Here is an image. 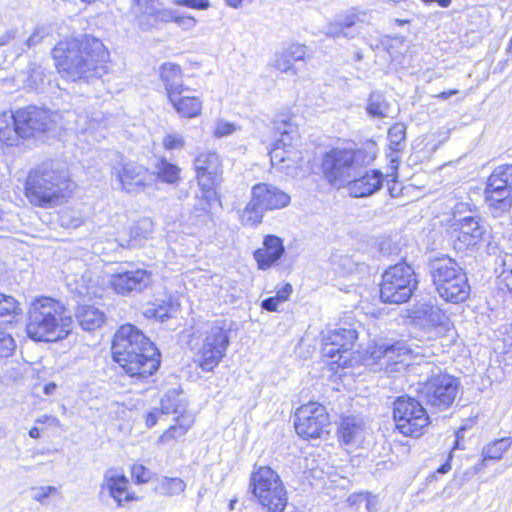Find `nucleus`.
<instances>
[{"label": "nucleus", "mask_w": 512, "mask_h": 512, "mask_svg": "<svg viewBox=\"0 0 512 512\" xmlns=\"http://www.w3.org/2000/svg\"><path fill=\"white\" fill-rule=\"evenodd\" d=\"M51 54L59 74L71 82H89L108 72V51L100 39L88 34L58 42Z\"/></svg>", "instance_id": "f257e3e1"}, {"label": "nucleus", "mask_w": 512, "mask_h": 512, "mask_svg": "<svg viewBox=\"0 0 512 512\" xmlns=\"http://www.w3.org/2000/svg\"><path fill=\"white\" fill-rule=\"evenodd\" d=\"M111 352L113 360L132 379L145 381L161 365V352L135 325H122L115 333Z\"/></svg>", "instance_id": "f03ea898"}, {"label": "nucleus", "mask_w": 512, "mask_h": 512, "mask_svg": "<svg viewBox=\"0 0 512 512\" xmlns=\"http://www.w3.org/2000/svg\"><path fill=\"white\" fill-rule=\"evenodd\" d=\"M73 319L66 315V307L58 300L42 296L28 309L26 333L36 342H57L69 336Z\"/></svg>", "instance_id": "7ed1b4c3"}, {"label": "nucleus", "mask_w": 512, "mask_h": 512, "mask_svg": "<svg viewBox=\"0 0 512 512\" xmlns=\"http://www.w3.org/2000/svg\"><path fill=\"white\" fill-rule=\"evenodd\" d=\"M70 176L66 165L59 160H48L31 169L25 194L31 204L47 207L70 193Z\"/></svg>", "instance_id": "20e7f679"}, {"label": "nucleus", "mask_w": 512, "mask_h": 512, "mask_svg": "<svg viewBox=\"0 0 512 512\" xmlns=\"http://www.w3.org/2000/svg\"><path fill=\"white\" fill-rule=\"evenodd\" d=\"M426 271L436 293L443 301L460 304L470 297L471 286L467 271L454 258L448 255L430 258Z\"/></svg>", "instance_id": "39448f33"}, {"label": "nucleus", "mask_w": 512, "mask_h": 512, "mask_svg": "<svg viewBox=\"0 0 512 512\" xmlns=\"http://www.w3.org/2000/svg\"><path fill=\"white\" fill-rule=\"evenodd\" d=\"M427 377L418 383V396L426 405L443 411L450 408L460 391L459 378L441 370L440 367L426 363L422 366Z\"/></svg>", "instance_id": "423d86ee"}, {"label": "nucleus", "mask_w": 512, "mask_h": 512, "mask_svg": "<svg viewBox=\"0 0 512 512\" xmlns=\"http://www.w3.org/2000/svg\"><path fill=\"white\" fill-rule=\"evenodd\" d=\"M401 261L390 265L381 275L379 299L384 304L400 305L411 300L419 286L413 266L400 256Z\"/></svg>", "instance_id": "0eeeda50"}, {"label": "nucleus", "mask_w": 512, "mask_h": 512, "mask_svg": "<svg viewBox=\"0 0 512 512\" xmlns=\"http://www.w3.org/2000/svg\"><path fill=\"white\" fill-rule=\"evenodd\" d=\"M248 492L266 512H282L287 505V491L283 481L270 466L254 465Z\"/></svg>", "instance_id": "6e6552de"}, {"label": "nucleus", "mask_w": 512, "mask_h": 512, "mask_svg": "<svg viewBox=\"0 0 512 512\" xmlns=\"http://www.w3.org/2000/svg\"><path fill=\"white\" fill-rule=\"evenodd\" d=\"M232 326L233 322L226 319H218L207 325L195 354V363L203 372H213L226 356Z\"/></svg>", "instance_id": "1a4fd4ad"}, {"label": "nucleus", "mask_w": 512, "mask_h": 512, "mask_svg": "<svg viewBox=\"0 0 512 512\" xmlns=\"http://www.w3.org/2000/svg\"><path fill=\"white\" fill-rule=\"evenodd\" d=\"M291 197L280 188L270 183H258L251 189V200L240 215L245 226H257L262 223L266 211L287 207Z\"/></svg>", "instance_id": "9d476101"}, {"label": "nucleus", "mask_w": 512, "mask_h": 512, "mask_svg": "<svg viewBox=\"0 0 512 512\" xmlns=\"http://www.w3.org/2000/svg\"><path fill=\"white\" fill-rule=\"evenodd\" d=\"M392 417L396 429L406 437L418 438L422 436L431 423L422 400L409 395L398 396L394 399Z\"/></svg>", "instance_id": "9b49d317"}, {"label": "nucleus", "mask_w": 512, "mask_h": 512, "mask_svg": "<svg viewBox=\"0 0 512 512\" xmlns=\"http://www.w3.org/2000/svg\"><path fill=\"white\" fill-rule=\"evenodd\" d=\"M484 200L494 217L510 213L512 209V164L499 165L487 178Z\"/></svg>", "instance_id": "f8f14e48"}, {"label": "nucleus", "mask_w": 512, "mask_h": 512, "mask_svg": "<svg viewBox=\"0 0 512 512\" xmlns=\"http://www.w3.org/2000/svg\"><path fill=\"white\" fill-rule=\"evenodd\" d=\"M52 115L48 109L35 105L20 108L13 113L17 127L24 138L40 141H45V137L50 134L54 136L56 122L52 119Z\"/></svg>", "instance_id": "ddd939ff"}, {"label": "nucleus", "mask_w": 512, "mask_h": 512, "mask_svg": "<svg viewBox=\"0 0 512 512\" xmlns=\"http://www.w3.org/2000/svg\"><path fill=\"white\" fill-rule=\"evenodd\" d=\"M411 353V347L404 340L383 339L370 347V359L388 375L404 372L409 364L403 357Z\"/></svg>", "instance_id": "4468645a"}, {"label": "nucleus", "mask_w": 512, "mask_h": 512, "mask_svg": "<svg viewBox=\"0 0 512 512\" xmlns=\"http://www.w3.org/2000/svg\"><path fill=\"white\" fill-rule=\"evenodd\" d=\"M330 417L324 405L309 402L299 407L294 414L296 433L303 439L320 438L329 433Z\"/></svg>", "instance_id": "2eb2a0df"}, {"label": "nucleus", "mask_w": 512, "mask_h": 512, "mask_svg": "<svg viewBox=\"0 0 512 512\" xmlns=\"http://www.w3.org/2000/svg\"><path fill=\"white\" fill-rule=\"evenodd\" d=\"M111 175L127 193H138L146 186L148 169L120 153L111 159Z\"/></svg>", "instance_id": "dca6fc26"}, {"label": "nucleus", "mask_w": 512, "mask_h": 512, "mask_svg": "<svg viewBox=\"0 0 512 512\" xmlns=\"http://www.w3.org/2000/svg\"><path fill=\"white\" fill-rule=\"evenodd\" d=\"M109 284L119 295L136 296L152 287L153 276L144 268L119 270L110 276Z\"/></svg>", "instance_id": "f3484780"}, {"label": "nucleus", "mask_w": 512, "mask_h": 512, "mask_svg": "<svg viewBox=\"0 0 512 512\" xmlns=\"http://www.w3.org/2000/svg\"><path fill=\"white\" fill-rule=\"evenodd\" d=\"M194 168L200 192L218 193L217 187L222 182V165L219 156L213 152L202 153L195 158Z\"/></svg>", "instance_id": "a211bd4d"}, {"label": "nucleus", "mask_w": 512, "mask_h": 512, "mask_svg": "<svg viewBox=\"0 0 512 512\" xmlns=\"http://www.w3.org/2000/svg\"><path fill=\"white\" fill-rule=\"evenodd\" d=\"M215 205L221 207L218 193L208 191L206 193L199 192L195 195V203L187 218L191 233H199L213 223L212 209Z\"/></svg>", "instance_id": "6ab92c4d"}, {"label": "nucleus", "mask_w": 512, "mask_h": 512, "mask_svg": "<svg viewBox=\"0 0 512 512\" xmlns=\"http://www.w3.org/2000/svg\"><path fill=\"white\" fill-rule=\"evenodd\" d=\"M457 232L454 247L458 250L473 248L485 240L487 226L478 216H465L456 219L454 224Z\"/></svg>", "instance_id": "aec40b11"}, {"label": "nucleus", "mask_w": 512, "mask_h": 512, "mask_svg": "<svg viewBox=\"0 0 512 512\" xmlns=\"http://www.w3.org/2000/svg\"><path fill=\"white\" fill-rule=\"evenodd\" d=\"M411 323L423 331L444 328L448 318L445 312L431 301L418 302L409 312Z\"/></svg>", "instance_id": "412c9836"}, {"label": "nucleus", "mask_w": 512, "mask_h": 512, "mask_svg": "<svg viewBox=\"0 0 512 512\" xmlns=\"http://www.w3.org/2000/svg\"><path fill=\"white\" fill-rule=\"evenodd\" d=\"M132 9L139 27L144 31L156 28L161 23H168L172 18L170 9L160 8L156 0H132Z\"/></svg>", "instance_id": "4be33fe9"}, {"label": "nucleus", "mask_w": 512, "mask_h": 512, "mask_svg": "<svg viewBox=\"0 0 512 512\" xmlns=\"http://www.w3.org/2000/svg\"><path fill=\"white\" fill-rule=\"evenodd\" d=\"M348 157L350 154H347V149L341 148H333L324 154L322 171L328 183L334 185L343 182L350 175L353 167Z\"/></svg>", "instance_id": "5701e85b"}, {"label": "nucleus", "mask_w": 512, "mask_h": 512, "mask_svg": "<svg viewBox=\"0 0 512 512\" xmlns=\"http://www.w3.org/2000/svg\"><path fill=\"white\" fill-rule=\"evenodd\" d=\"M285 253L283 239L275 234H267L263 237L262 247L253 252V257L258 269L266 271L278 266Z\"/></svg>", "instance_id": "b1692460"}, {"label": "nucleus", "mask_w": 512, "mask_h": 512, "mask_svg": "<svg viewBox=\"0 0 512 512\" xmlns=\"http://www.w3.org/2000/svg\"><path fill=\"white\" fill-rule=\"evenodd\" d=\"M385 180L386 176L380 170H367L348 181L347 190L353 198L370 197L383 188Z\"/></svg>", "instance_id": "393cba45"}, {"label": "nucleus", "mask_w": 512, "mask_h": 512, "mask_svg": "<svg viewBox=\"0 0 512 512\" xmlns=\"http://www.w3.org/2000/svg\"><path fill=\"white\" fill-rule=\"evenodd\" d=\"M129 481L127 477L116 472L114 469H108L103 477L101 490L107 489L118 507H123L124 503L132 502L137 499L133 492L128 491Z\"/></svg>", "instance_id": "a878e982"}, {"label": "nucleus", "mask_w": 512, "mask_h": 512, "mask_svg": "<svg viewBox=\"0 0 512 512\" xmlns=\"http://www.w3.org/2000/svg\"><path fill=\"white\" fill-rule=\"evenodd\" d=\"M152 233L153 222L150 218H142L135 222L127 232L120 234L117 241L122 248L136 249L142 247Z\"/></svg>", "instance_id": "bb28decb"}, {"label": "nucleus", "mask_w": 512, "mask_h": 512, "mask_svg": "<svg viewBox=\"0 0 512 512\" xmlns=\"http://www.w3.org/2000/svg\"><path fill=\"white\" fill-rule=\"evenodd\" d=\"M74 317L81 329L87 332L101 328L106 321L104 311L94 304H78L75 308Z\"/></svg>", "instance_id": "cd10ccee"}, {"label": "nucleus", "mask_w": 512, "mask_h": 512, "mask_svg": "<svg viewBox=\"0 0 512 512\" xmlns=\"http://www.w3.org/2000/svg\"><path fill=\"white\" fill-rule=\"evenodd\" d=\"M306 54V45L293 43L277 57L275 67L282 73L296 75L299 68L294 64L298 62L304 64Z\"/></svg>", "instance_id": "c85d7f7f"}, {"label": "nucleus", "mask_w": 512, "mask_h": 512, "mask_svg": "<svg viewBox=\"0 0 512 512\" xmlns=\"http://www.w3.org/2000/svg\"><path fill=\"white\" fill-rule=\"evenodd\" d=\"M160 79L165 85L168 98L170 94H182L188 90L182 83V71L179 65L174 63H163L160 67Z\"/></svg>", "instance_id": "c756f323"}, {"label": "nucleus", "mask_w": 512, "mask_h": 512, "mask_svg": "<svg viewBox=\"0 0 512 512\" xmlns=\"http://www.w3.org/2000/svg\"><path fill=\"white\" fill-rule=\"evenodd\" d=\"M168 99L181 117L194 118L201 113L202 101L196 96H182V94L172 93Z\"/></svg>", "instance_id": "7c9ffc66"}, {"label": "nucleus", "mask_w": 512, "mask_h": 512, "mask_svg": "<svg viewBox=\"0 0 512 512\" xmlns=\"http://www.w3.org/2000/svg\"><path fill=\"white\" fill-rule=\"evenodd\" d=\"M179 306L178 300L169 295L163 299H155V301L145 309L144 315L147 318L164 322L172 316V312L177 311Z\"/></svg>", "instance_id": "2f4dec72"}, {"label": "nucleus", "mask_w": 512, "mask_h": 512, "mask_svg": "<svg viewBox=\"0 0 512 512\" xmlns=\"http://www.w3.org/2000/svg\"><path fill=\"white\" fill-rule=\"evenodd\" d=\"M511 444V437H503L500 439H496L487 444L483 448L481 461L474 466L475 471H480L483 467L487 465L488 461L500 460L503 454L511 447Z\"/></svg>", "instance_id": "473e14b6"}, {"label": "nucleus", "mask_w": 512, "mask_h": 512, "mask_svg": "<svg viewBox=\"0 0 512 512\" xmlns=\"http://www.w3.org/2000/svg\"><path fill=\"white\" fill-rule=\"evenodd\" d=\"M363 423L356 416H342L337 428L339 440L350 445L361 435Z\"/></svg>", "instance_id": "72a5a7b5"}, {"label": "nucleus", "mask_w": 512, "mask_h": 512, "mask_svg": "<svg viewBox=\"0 0 512 512\" xmlns=\"http://www.w3.org/2000/svg\"><path fill=\"white\" fill-rule=\"evenodd\" d=\"M20 139H25L22 132L17 127V121L13 114L8 116L6 113L0 115V142L6 146H18Z\"/></svg>", "instance_id": "f704fd0d"}, {"label": "nucleus", "mask_w": 512, "mask_h": 512, "mask_svg": "<svg viewBox=\"0 0 512 512\" xmlns=\"http://www.w3.org/2000/svg\"><path fill=\"white\" fill-rule=\"evenodd\" d=\"M275 135H274V149L273 152L278 156L277 151L283 150L292 145V133L294 132L293 124L291 119L288 117H282L280 120L275 121Z\"/></svg>", "instance_id": "c9c22d12"}, {"label": "nucleus", "mask_w": 512, "mask_h": 512, "mask_svg": "<svg viewBox=\"0 0 512 512\" xmlns=\"http://www.w3.org/2000/svg\"><path fill=\"white\" fill-rule=\"evenodd\" d=\"M325 338L332 342V345L341 347L342 353H349L358 338V332L353 328H337L330 331Z\"/></svg>", "instance_id": "e433bc0d"}, {"label": "nucleus", "mask_w": 512, "mask_h": 512, "mask_svg": "<svg viewBox=\"0 0 512 512\" xmlns=\"http://www.w3.org/2000/svg\"><path fill=\"white\" fill-rule=\"evenodd\" d=\"M390 104L384 94L380 91H372L369 94L366 105V113L374 119L385 118L388 114Z\"/></svg>", "instance_id": "4c0bfd02"}, {"label": "nucleus", "mask_w": 512, "mask_h": 512, "mask_svg": "<svg viewBox=\"0 0 512 512\" xmlns=\"http://www.w3.org/2000/svg\"><path fill=\"white\" fill-rule=\"evenodd\" d=\"M373 143H367L365 146L357 149H347V154H350L349 161L354 168L369 165L376 157Z\"/></svg>", "instance_id": "58836bf2"}, {"label": "nucleus", "mask_w": 512, "mask_h": 512, "mask_svg": "<svg viewBox=\"0 0 512 512\" xmlns=\"http://www.w3.org/2000/svg\"><path fill=\"white\" fill-rule=\"evenodd\" d=\"M185 489L186 483L179 477L163 476L155 486V491L164 496L180 495Z\"/></svg>", "instance_id": "ea45409f"}, {"label": "nucleus", "mask_w": 512, "mask_h": 512, "mask_svg": "<svg viewBox=\"0 0 512 512\" xmlns=\"http://www.w3.org/2000/svg\"><path fill=\"white\" fill-rule=\"evenodd\" d=\"M495 270H499L498 278L512 292V254H499L495 260Z\"/></svg>", "instance_id": "a19ab883"}, {"label": "nucleus", "mask_w": 512, "mask_h": 512, "mask_svg": "<svg viewBox=\"0 0 512 512\" xmlns=\"http://www.w3.org/2000/svg\"><path fill=\"white\" fill-rule=\"evenodd\" d=\"M322 356L330 360L332 364H338L339 366H346L351 361V352L342 353V348L332 345V342L323 339Z\"/></svg>", "instance_id": "79ce46f5"}, {"label": "nucleus", "mask_w": 512, "mask_h": 512, "mask_svg": "<svg viewBox=\"0 0 512 512\" xmlns=\"http://www.w3.org/2000/svg\"><path fill=\"white\" fill-rule=\"evenodd\" d=\"M155 171L158 178L163 182L174 184L179 180V167L164 157L158 159L155 164Z\"/></svg>", "instance_id": "37998d69"}, {"label": "nucleus", "mask_w": 512, "mask_h": 512, "mask_svg": "<svg viewBox=\"0 0 512 512\" xmlns=\"http://www.w3.org/2000/svg\"><path fill=\"white\" fill-rule=\"evenodd\" d=\"M180 393L176 389L168 390L161 399L162 413H182L185 411V404L180 399Z\"/></svg>", "instance_id": "c03bdc74"}, {"label": "nucleus", "mask_w": 512, "mask_h": 512, "mask_svg": "<svg viewBox=\"0 0 512 512\" xmlns=\"http://www.w3.org/2000/svg\"><path fill=\"white\" fill-rule=\"evenodd\" d=\"M407 127L402 122L394 123L388 129L389 148L393 152H400L404 148Z\"/></svg>", "instance_id": "a18cd8bd"}, {"label": "nucleus", "mask_w": 512, "mask_h": 512, "mask_svg": "<svg viewBox=\"0 0 512 512\" xmlns=\"http://www.w3.org/2000/svg\"><path fill=\"white\" fill-rule=\"evenodd\" d=\"M49 72L38 64H31L29 66L28 83L29 86L36 90H40L44 84L49 83Z\"/></svg>", "instance_id": "49530a36"}, {"label": "nucleus", "mask_w": 512, "mask_h": 512, "mask_svg": "<svg viewBox=\"0 0 512 512\" xmlns=\"http://www.w3.org/2000/svg\"><path fill=\"white\" fill-rule=\"evenodd\" d=\"M177 425L170 426L159 438L161 442L177 439L186 434L190 427V421H186L185 417L177 418Z\"/></svg>", "instance_id": "de8ad7c7"}, {"label": "nucleus", "mask_w": 512, "mask_h": 512, "mask_svg": "<svg viewBox=\"0 0 512 512\" xmlns=\"http://www.w3.org/2000/svg\"><path fill=\"white\" fill-rule=\"evenodd\" d=\"M75 284V291L79 296H90L93 293L90 290L96 287L97 280L94 279L91 271L85 270L80 278L75 280Z\"/></svg>", "instance_id": "09e8293b"}, {"label": "nucleus", "mask_w": 512, "mask_h": 512, "mask_svg": "<svg viewBox=\"0 0 512 512\" xmlns=\"http://www.w3.org/2000/svg\"><path fill=\"white\" fill-rule=\"evenodd\" d=\"M47 29L45 27H37L34 32L25 40V42L18 48L15 49L17 56H20L28 48L37 46L42 40L48 36Z\"/></svg>", "instance_id": "8fccbe9b"}, {"label": "nucleus", "mask_w": 512, "mask_h": 512, "mask_svg": "<svg viewBox=\"0 0 512 512\" xmlns=\"http://www.w3.org/2000/svg\"><path fill=\"white\" fill-rule=\"evenodd\" d=\"M20 307L14 297L0 293V318L18 315Z\"/></svg>", "instance_id": "3c124183"}, {"label": "nucleus", "mask_w": 512, "mask_h": 512, "mask_svg": "<svg viewBox=\"0 0 512 512\" xmlns=\"http://www.w3.org/2000/svg\"><path fill=\"white\" fill-rule=\"evenodd\" d=\"M344 32V37L351 39L354 38L359 30L356 28L357 23L360 21L359 16L355 13H349L342 18L338 19Z\"/></svg>", "instance_id": "603ef678"}, {"label": "nucleus", "mask_w": 512, "mask_h": 512, "mask_svg": "<svg viewBox=\"0 0 512 512\" xmlns=\"http://www.w3.org/2000/svg\"><path fill=\"white\" fill-rule=\"evenodd\" d=\"M154 473L142 464H133L131 477L136 484H144L153 479Z\"/></svg>", "instance_id": "864d4df0"}, {"label": "nucleus", "mask_w": 512, "mask_h": 512, "mask_svg": "<svg viewBox=\"0 0 512 512\" xmlns=\"http://www.w3.org/2000/svg\"><path fill=\"white\" fill-rule=\"evenodd\" d=\"M16 348L14 338L4 330L0 329V358L11 356Z\"/></svg>", "instance_id": "5fc2aeb1"}, {"label": "nucleus", "mask_w": 512, "mask_h": 512, "mask_svg": "<svg viewBox=\"0 0 512 512\" xmlns=\"http://www.w3.org/2000/svg\"><path fill=\"white\" fill-rule=\"evenodd\" d=\"M163 146L166 150L181 149L185 146V139L179 133H169L163 138Z\"/></svg>", "instance_id": "6e6d98bb"}, {"label": "nucleus", "mask_w": 512, "mask_h": 512, "mask_svg": "<svg viewBox=\"0 0 512 512\" xmlns=\"http://www.w3.org/2000/svg\"><path fill=\"white\" fill-rule=\"evenodd\" d=\"M57 493V488L54 486H42L32 488V498L40 503H45L46 500L53 494Z\"/></svg>", "instance_id": "4d7b16f0"}, {"label": "nucleus", "mask_w": 512, "mask_h": 512, "mask_svg": "<svg viewBox=\"0 0 512 512\" xmlns=\"http://www.w3.org/2000/svg\"><path fill=\"white\" fill-rule=\"evenodd\" d=\"M172 18L169 22H175L178 26H180L184 30H190L196 25V19L190 15H177L176 11L171 10Z\"/></svg>", "instance_id": "13d9d810"}, {"label": "nucleus", "mask_w": 512, "mask_h": 512, "mask_svg": "<svg viewBox=\"0 0 512 512\" xmlns=\"http://www.w3.org/2000/svg\"><path fill=\"white\" fill-rule=\"evenodd\" d=\"M380 254L386 257L400 256L401 249L398 244L392 240H385L381 242L379 247Z\"/></svg>", "instance_id": "bf43d9fd"}, {"label": "nucleus", "mask_w": 512, "mask_h": 512, "mask_svg": "<svg viewBox=\"0 0 512 512\" xmlns=\"http://www.w3.org/2000/svg\"><path fill=\"white\" fill-rule=\"evenodd\" d=\"M177 6H183L195 10H206L210 6L209 0H172Z\"/></svg>", "instance_id": "052dcab7"}, {"label": "nucleus", "mask_w": 512, "mask_h": 512, "mask_svg": "<svg viewBox=\"0 0 512 512\" xmlns=\"http://www.w3.org/2000/svg\"><path fill=\"white\" fill-rule=\"evenodd\" d=\"M236 130L235 124L227 121H218L214 135L218 138L228 136Z\"/></svg>", "instance_id": "680f3d73"}, {"label": "nucleus", "mask_w": 512, "mask_h": 512, "mask_svg": "<svg viewBox=\"0 0 512 512\" xmlns=\"http://www.w3.org/2000/svg\"><path fill=\"white\" fill-rule=\"evenodd\" d=\"M281 303H283V302L280 301V299L276 298V295L275 296H270V297H267L264 300H262L261 308L263 310H266V311H269V312H274V311H277L278 306Z\"/></svg>", "instance_id": "e2e57ef3"}, {"label": "nucleus", "mask_w": 512, "mask_h": 512, "mask_svg": "<svg viewBox=\"0 0 512 512\" xmlns=\"http://www.w3.org/2000/svg\"><path fill=\"white\" fill-rule=\"evenodd\" d=\"M344 30L338 20L331 23L327 28V35L333 38L344 37Z\"/></svg>", "instance_id": "0e129e2a"}, {"label": "nucleus", "mask_w": 512, "mask_h": 512, "mask_svg": "<svg viewBox=\"0 0 512 512\" xmlns=\"http://www.w3.org/2000/svg\"><path fill=\"white\" fill-rule=\"evenodd\" d=\"M293 291L292 285L290 283H285L281 289H279L276 293V298L280 299L283 303L287 301Z\"/></svg>", "instance_id": "69168bd1"}, {"label": "nucleus", "mask_w": 512, "mask_h": 512, "mask_svg": "<svg viewBox=\"0 0 512 512\" xmlns=\"http://www.w3.org/2000/svg\"><path fill=\"white\" fill-rule=\"evenodd\" d=\"M158 421V412L150 411L146 415V426L148 428H152L157 424Z\"/></svg>", "instance_id": "338daca9"}, {"label": "nucleus", "mask_w": 512, "mask_h": 512, "mask_svg": "<svg viewBox=\"0 0 512 512\" xmlns=\"http://www.w3.org/2000/svg\"><path fill=\"white\" fill-rule=\"evenodd\" d=\"M16 37V31L15 30H9L5 34L0 36V46L7 45L11 40L15 39Z\"/></svg>", "instance_id": "774afa93"}]
</instances>
